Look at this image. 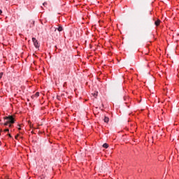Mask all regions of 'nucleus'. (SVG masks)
Instances as JSON below:
<instances>
[{"label":"nucleus","mask_w":179,"mask_h":179,"mask_svg":"<svg viewBox=\"0 0 179 179\" xmlns=\"http://www.w3.org/2000/svg\"><path fill=\"white\" fill-rule=\"evenodd\" d=\"M19 131H20V129H22L20 127L18 128Z\"/></svg>","instance_id":"14"},{"label":"nucleus","mask_w":179,"mask_h":179,"mask_svg":"<svg viewBox=\"0 0 179 179\" xmlns=\"http://www.w3.org/2000/svg\"><path fill=\"white\" fill-rule=\"evenodd\" d=\"M2 13V10H0V15H1Z\"/></svg>","instance_id":"12"},{"label":"nucleus","mask_w":179,"mask_h":179,"mask_svg":"<svg viewBox=\"0 0 179 179\" xmlns=\"http://www.w3.org/2000/svg\"><path fill=\"white\" fill-rule=\"evenodd\" d=\"M6 1H8V0H6Z\"/></svg>","instance_id":"15"},{"label":"nucleus","mask_w":179,"mask_h":179,"mask_svg":"<svg viewBox=\"0 0 179 179\" xmlns=\"http://www.w3.org/2000/svg\"><path fill=\"white\" fill-rule=\"evenodd\" d=\"M17 138H19V134H17V135L15 136V139H17Z\"/></svg>","instance_id":"10"},{"label":"nucleus","mask_w":179,"mask_h":179,"mask_svg":"<svg viewBox=\"0 0 179 179\" xmlns=\"http://www.w3.org/2000/svg\"><path fill=\"white\" fill-rule=\"evenodd\" d=\"M35 96H36V97H38V96H40V93L39 92H36L35 94Z\"/></svg>","instance_id":"7"},{"label":"nucleus","mask_w":179,"mask_h":179,"mask_svg":"<svg viewBox=\"0 0 179 179\" xmlns=\"http://www.w3.org/2000/svg\"><path fill=\"white\" fill-rule=\"evenodd\" d=\"M2 76H3V73H0V79H2Z\"/></svg>","instance_id":"8"},{"label":"nucleus","mask_w":179,"mask_h":179,"mask_svg":"<svg viewBox=\"0 0 179 179\" xmlns=\"http://www.w3.org/2000/svg\"><path fill=\"white\" fill-rule=\"evenodd\" d=\"M8 136H9L10 138H12V136H11L10 134H8Z\"/></svg>","instance_id":"13"},{"label":"nucleus","mask_w":179,"mask_h":179,"mask_svg":"<svg viewBox=\"0 0 179 179\" xmlns=\"http://www.w3.org/2000/svg\"><path fill=\"white\" fill-rule=\"evenodd\" d=\"M103 121L104 122H106V124H108V122H110V118L107 116H105L103 118Z\"/></svg>","instance_id":"3"},{"label":"nucleus","mask_w":179,"mask_h":179,"mask_svg":"<svg viewBox=\"0 0 179 179\" xmlns=\"http://www.w3.org/2000/svg\"><path fill=\"white\" fill-rule=\"evenodd\" d=\"M57 30H58V31H62V30H64V28H62V27L59 26V27L57 28Z\"/></svg>","instance_id":"5"},{"label":"nucleus","mask_w":179,"mask_h":179,"mask_svg":"<svg viewBox=\"0 0 179 179\" xmlns=\"http://www.w3.org/2000/svg\"><path fill=\"white\" fill-rule=\"evenodd\" d=\"M4 132H9V129H4Z\"/></svg>","instance_id":"9"},{"label":"nucleus","mask_w":179,"mask_h":179,"mask_svg":"<svg viewBox=\"0 0 179 179\" xmlns=\"http://www.w3.org/2000/svg\"><path fill=\"white\" fill-rule=\"evenodd\" d=\"M103 148H105V149H107V148H108V144L104 143V144L103 145Z\"/></svg>","instance_id":"6"},{"label":"nucleus","mask_w":179,"mask_h":179,"mask_svg":"<svg viewBox=\"0 0 179 179\" xmlns=\"http://www.w3.org/2000/svg\"><path fill=\"white\" fill-rule=\"evenodd\" d=\"M32 41L36 48H38V47H40V45H38V42L37 41V39H36V38H32Z\"/></svg>","instance_id":"2"},{"label":"nucleus","mask_w":179,"mask_h":179,"mask_svg":"<svg viewBox=\"0 0 179 179\" xmlns=\"http://www.w3.org/2000/svg\"><path fill=\"white\" fill-rule=\"evenodd\" d=\"M43 6H45V5H47V2H45L43 3Z\"/></svg>","instance_id":"11"},{"label":"nucleus","mask_w":179,"mask_h":179,"mask_svg":"<svg viewBox=\"0 0 179 179\" xmlns=\"http://www.w3.org/2000/svg\"><path fill=\"white\" fill-rule=\"evenodd\" d=\"M4 121L6 122L3 124L5 127L9 125V127H12V124H15V119L13 118V116L10 115L8 117H3Z\"/></svg>","instance_id":"1"},{"label":"nucleus","mask_w":179,"mask_h":179,"mask_svg":"<svg viewBox=\"0 0 179 179\" xmlns=\"http://www.w3.org/2000/svg\"><path fill=\"white\" fill-rule=\"evenodd\" d=\"M160 20H157V21L155 22V26H159L160 24Z\"/></svg>","instance_id":"4"}]
</instances>
